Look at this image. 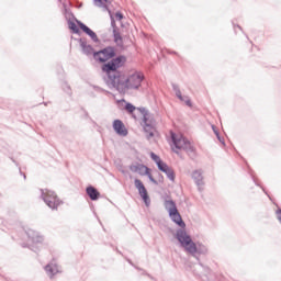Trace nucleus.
Returning <instances> with one entry per match:
<instances>
[{
    "mask_svg": "<svg viewBox=\"0 0 281 281\" xmlns=\"http://www.w3.org/2000/svg\"><path fill=\"white\" fill-rule=\"evenodd\" d=\"M134 186L136 190H138V194L142 196L145 205H150V198L148 196V191L146 190V187H144V183L139 179H135Z\"/></svg>",
    "mask_w": 281,
    "mask_h": 281,
    "instance_id": "9",
    "label": "nucleus"
},
{
    "mask_svg": "<svg viewBox=\"0 0 281 281\" xmlns=\"http://www.w3.org/2000/svg\"><path fill=\"white\" fill-rule=\"evenodd\" d=\"M68 27H69V30H72V32H75V34H78V25L76 24V22H69Z\"/></svg>",
    "mask_w": 281,
    "mask_h": 281,
    "instance_id": "25",
    "label": "nucleus"
},
{
    "mask_svg": "<svg viewBox=\"0 0 281 281\" xmlns=\"http://www.w3.org/2000/svg\"><path fill=\"white\" fill-rule=\"evenodd\" d=\"M87 194L90 196L91 201H98L100 198V192L93 187H88L87 188Z\"/></svg>",
    "mask_w": 281,
    "mask_h": 281,
    "instance_id": "18",
    "label": "nucleus"
},
{
    "mask_svg": "<svg viewBox=\"0 0 281 281\" xmlns=\"http://www.w3.org/2000/svg\"><path fill=\"white\" fill-rule=\"evenodd\" d=\"M119 108L128 112L134 120H137V117H143L145 124L144 128L145 132L148 133L149 139L155 135V119L146 111V109L135 108V105L125 102L124 100L119 101Z\"/></svg>",
    "mask_w": 281,
    "mask_h": 281,
    "instance_id": "2",
    "label": "nucleus"
},
{
    "mask_svg": "<svg viewBox=\"0 0 281 281\" xmlns=\"http://www.w3.org/2000/svg\"><path fill=\"white\" fill-rule=\"evenodd\" d=\"M80 30H82V32H85V34H87L88 36H90V38L93 41V43H98V35L95 34V32H93L91 29H89V26L85 25L82 22H77Z\"/></svg>",
    "mask_w": 281,
    "mask_h": 281,
    "instance_id": "13",
    "label": "nucleus"
},
{
    "mask_svg": "<svg viewBox=\"0 0 281 281\" xmlns=\"http://www.w3.org/2000/svg\"><path fill=\"white\" fill-rule=\"evenodd\" d=\"M132 172H136L137 175H140V177H145V175H148L150 172V169L144 165H133L131 166Z\"/></svg>",
    "mask_w": 281,
    "mask_h": 281,
    "instance_id": "14",
    "label": "nucleus"
},
{
    "mask_svg": "<svg viewBox=\"0 0 281 281\" xmlns=\"http://www.w3.org/2000/svg\"><path fill=\"white\" fill-rule=\"evenodd\" d=\"M114 56L115 50H113V47H108L93 54V58L98 63H106V60H111Z\"/></svg>",
    "mask_w": 281,
    "mask_h": 281,
    "instance_id": "8",
    "label": "nucleus"
},
{
    "mask_svg": "<svg viewBox=\"0 0 281 281\" xmlns=\"http://www.w3.org/2000/svg\"><path fill=\"white\" fill-rule=\"evenodd\" d=\"M80 30H82V32H85V34H87L88 36H90V38L93 41V43H98V35L95 34V32H93L91 29H89V26L85 25L82 22H77Z\"/></svg>",
    "mask_w": 281,
    "mask_h": 281,
    "instance_id": "11",
    "label": "nucleus"
},
{
    "mask_svg": "<svg viewBox=\"0 0 281 281\" xmlns=\"http://www.w3.org/2000/svg\"><path fill=\"white\" fill-rule=\"evenodd\" d=\"M110 16H111L113 27H115V21H122V19H124V15H122V13L120 12H116L114 15L110 14Z\"/></svg>",
    "mask_w": 281,
    "mask_h": 281,
    "instance_id": "22",
    "label": "nucleus"
},
{
    "mask_svg": "<svg viewBox=\"0 0 281 281\" xmlns=\"http://www.w3.org/2000/svg\"><path fill=\"white\" fill-rule=\"evenodd\" d=\"M124 63H126V57L121 56L111 60L102 67V70L105 71V74H108V80H111V78H115V76H122L115 72V70L120 69V67H122Z\"/></svg>",
    "mask_w": 281,
    "mask_h": 281,
    "instance_id": "4",
    "label": "nucleus"
},
{
    "mask_svg": "<svg viewBox=\"0 0 281 281\" xmlns=\"http://www.w3.org/2000/svg\"><path fill=\"white\" fill-rule=\"evenodd\" d=\"M165 207L166 210L169 212V214H171L172 212H177V204H175V202L172 200H167L165 202Z\"/></svg>",
    "mask_w": 281,
    "mask_h": 281,
    "instance_id": "21",
    "label": "nucleus"
},
{
    "mask_svg": "<svg viewBox=\"0 0 281 281\" xmlns=\"http://www.w3.org/2000/svg\"><path fill=\"white\" fill-rule=\"evenodd\" d=\"M45 271L48 277L54 278V276H56V273H58L60 269L57 267L56 263H49L45 267Z\"/></svg>",
    "mask_w": 281,
    "mask_h": 281,
    "instance_id": "17",
    "label": "nucleus"
},
{
    "mask_svg": "<svg viewBox=\"0 0 281 281\" xmlns=\"http://www.w3.org/2000/svg\"><path fill=\"white\" fill-rule=\"evenodd\" d=\"M173 91L177 95V98L181 101L184 102V104H187V106H192V102L190 101L189 97L182 95L181 94V90H179V87L173 86Z\"/></svg>",
    "mask_w": 281,
    "mask_h": 281,
    "instance_id": "16",
    "label": "nucleus"
},
{
    "mask_svg": "<svg viewBox=\"0 0 281 281\" xmlns=\"http://www.w3.org/2000/svg\"><path fill=\"white\" fill-rule=\"evenodd\" d=\"M81 47H82V50L85 52V54H91L93 52V47H91V45H89L85 42H81Z\"/></svg>",
    "mask_w": 281,
    "mask_h": 281,
    "instance_id": "23",
    "label": "nucleus"
},
{
    "mask_svg": "<svg viewBox=\"0 0 281 281\" xmlns=\"http://www.w3.org/2000/svg\"><path fill=\"white\" fill-rule=\"evenodd\" d=\"M80 30H82V32H85V34H87L88 36H90V38L93 41V43H98V35L95 34V32H93L91 29H89V26L85 25L82 22H77Z\"/></svg>",
    "mask_w": 281,
    "mask_h": 281,
    "instance_id": "12",
    "label": "nucleus"
},
{
    "mask_svg": "<svg viewBox=\"0 0 281 281\" xmlns=\"http://www.w3.org/2000/svg\"><path fill=\"white\" fill-rule=\"evenodd\" d=\"M176 238L180 243L181 247H183V249L189 254H192V256H196V254L199 256H205V254H207V246L201 243L194 244V241H192V237H190L183 228L177 231Z\"/></svg>",
    "mask_w": 281,
    "mask_h": 281,
    "instance_id": "3",
    "label": "nucleus"
},
{
    "mask_svg": "<svg viewBox=\"0 0 281 281\" xmlns=\"http://www.w3.org/2000/svg\"><path fill=\"white\" fill-rule=\"evenodd\" d=\"M93 2L98 8H106L109 5V0H93Z\"/></svg>",
    "mask_w": 281,
    "mask_h": 281,
    "instance_id": "24",
    "label": "nucleus"
},
{
    "mask_svg": "<svg viewBox=\"0 0 281 281\" xmlns=\"http://www.w3.org/2000/svg\"><path fill=\"white\" fill-rule=\"evenodd\" d=\"M144 81V74L142 72H132L128 76L119 75L114 76V78H110L106 81L109 87H113L119 90L120 93H127L131 89H139L142 87V82Z\"/></svg>",
    "mask_w": 281,
    "mask_h": 281,
    "instance_id": "1",
    "label": "nucleus"
},
{
    "mask_svg": "<svg viewBox=\"0 0 281 281\" xmlns=\"http://www.w3.org/2000/svg\"><path fill=\"white\" fill-rule=\"evenodd\" d=\"M29 236L31 240L35 243V245H38V243H43V240H45L43 236H41V234H38L37 232H31L29 233Z\"/></svg>",
    "mask_w": 281,
    "mask_h": 281,
    "instance_id": "20",
    "label": "nucleus"
},
{
    "mask_svg": "<svg viewBox=\"0 0 281 281\" xmlns=\"http://www.w3.org/2000/svg\"><path fill=\"white\" fill-rule=\"evenodd\" d=\"M147 177H148L149 181H151V183L157 184V180H155V178H153V175H150V171H148Z\"/></svg>",
    "mask_w": 281,
    "mask_h": 281,
    "instance_id": "26",
    "label": "nucleus"
},
{
    "mask_svg": "<svg viewBox=\"0 0 281 281\" xmlns=\"http://www.w3.org/2000/svg\"><path fill=\"white\" fill-rule=\"evenodd\" d=\"M42 196L46 205H48V207H50L52 210H56V207L60 205V200H58L54 191L47 189L42 190Z\"/></svg>",
    "mask_w": 281,
    "mask_h": 281,
    "instance_id": "7",
    "label": "nucleus"
},
{
    "mask_svg": "<svg viewBox=\"0 0 281 281\" xmlns=\"http://www.w3.org/2000/svg\"><path fill=\"white\" fill-rule=\"evenodd\" d=\"M213 131H214V133H215L217 139H218L220 142H223V140H221V136L218 135V131H216V130L214 128V126H213Z\"/></svg>",
    "mask_w": 281,
    "mask_h": 281,
    "instance_id": "27",
    "label": "nucleus"
},
{
    "mask_svg": "<svg viewBox=\"0 0 281 281\" xmlns=\"http://www.w3.org/2000/svg\"><path fill=\"white\" fill-rule=\"evenodd\" d=\"M169 216H170L171 221H173V223H176V225H179V227H181L182 229L186 227V223L181 218V214H179V211L169 213Z\"/></svg>",
    "mask_w": 281,
    "mask_h": 281,
    "instance_id": "15",
    "label": "nucleus"
},
{
    "mask_svg": "<svg viewBox=\"0 0 281 281\" xmlns=\"http://www.w3.org/2000/svg\"><path fill=\"white\" fill-rule=\"evenodd\" d=\"M171 139L176 146V148H179V150H187V153H190L192 150V144L183 137L181 134H171Z\"/></svg>",
    "mask_w": 281,
    "mask_h": 281,
    "instance_id": "6",
    "label": "nucleus"
},
{
    "mask_svg": "<svg viewBox=\"0 0 281 281\" xmlns=\"http://www.w3.org/2000/svg\"><path fill=\"white\" fill-rule=\"evenodd\" d=\"M150 157L153 161H155V164L157 165L160 172H164L167 176V179L171 180L172 183H175V179H176L175 170H172V168L166 165V162H164L161 158H159V156H157L155 153H151Z\"/></svg>",
    "mask_w": 281,
    "mask_h": 281,
    "instance_id": "5",
    "label": "nucleus"
},
{
    "mask_svg": "<svg viewBox=\"0 0 281 281\" xmlns=\"http://www.w3.org/2000/svg\"><path fill=\"white\" fill-rule=\"evenodd\" d=\"M193 181H195L198 188H201L203 186V173L201 171H194L192 175Z\"/></svg>",
    "mask_w": 281,
    "mask_h": 281,
    "instance_id": "19",
    "label": "nucleus"
},
{
    "mask_svg": "<svg viewBox=\"0 0 281 281\" xmlns=\"http://www.w3.org/2000/svg\"><path fill=\"white\" fill-rule=\"evenodd\" d=\"M113 128L117 135H121V137H126V135H128L126 126H124V123H122L120 120L114 121Z\"/></svg>",
    "mask_w": 281,
    "mask_h": 281,
    "instance_id": "10",
    "label": "nucleus"
}]
</instances>
